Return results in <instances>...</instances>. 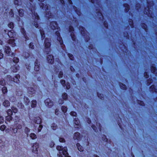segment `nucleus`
<instances>
[{
    "label": "nucleus",
    "instance_id": "72a5a7b5",
    "mask_svg": "<svg viewBox=\"0 0 157 157\" xmlns=\"http://www.w3.org/2000/svg\"><path fill=\"white\" fill-rule=\"evenodd\" d=\"M10 128L11 129V131L14 133H16L17 132V128Z\"/></svg>",
    "mask_w": 157,
    "mask_h": 157
},
{
    "label": "nucleus",
    "instance_id": "2f4dec72",
    "mask_svg": "<svg viewBox=\"0 0 157 157\" xmlns=\"http://www.w3.org/2000/svg\"><path fill=\"white\" fill-rule=\"evenodd\" d=\"M30 129L29 128L27 127H25V129H24V132H25V133L27 135H28V133L30 132Z\"/></svg>",
    "mask_w": 157,
    "mask_h": 157
},
{
    "label": "nucleus",
    "instance_id": "69168bd1",
    "mask_svg": "<svg viewBox=\"0 0 157 157\" xmlns=\"http://www.w3.org/2000/svg\"><path fill=\"white\" fill-rule=\"evenodd\" d=\"M92 127L93 128V129H94V131L95 132H97L98 131L96 129L97 128L94 125H92Z\"/></svg>",
    "mask_w": 157,
    "mask_h": 157
},
{
    "label": "nucleus",
    "instance_id": "680f3d73",
    "mask_svg": "<svg viewBox=\"0 0 157 157\" xmlns=\"http://www.w3.org/2000/svg\"><path fill=\"white\" fill-rule=\"evenodd\" d=\"M14 4L17 5L18 4V5H20V2L18 1V0H14Z\"/></svg>",
    "mask_w": 157,
    "mask_h": 157
},
{
    "label": "nucleus",
    "instance_id": "2eb2a0df",
    "mask_svg": "<svg viewBox=\"0 0 157 157\" xmlns=\"http://www.w3.org/2000/svg\"><path fill=\"white\" fill-rule=\"evenodd\" d=\"M81 138V135L79 133L76 132L75 133L73 138L75 140H78Z\"/></svg>",
    "mask_w": 157,
    "mask_h": 157
},
{
    "label": "nucleus",
    "instance_id": "de8ad7c7",
    "mask_svg": "<svg viewBox=\"0 0 157 157\" xmlns=\"http://www.w3.org/2000/svg\"><path fill=\"white\" fill-rule=\"evenodd\" d=\"M97 95L98 97L101 99H104L103 97H102V96H103V94H99L98 93Z\"/></svg>",
    "mask_w": 157,
    "mask_h": 157
},
{
    "label": "nucleus",
    "instance_id": "1a4fd4ad",
    "mask_svg": "<svg viewBox=\"0 0 157 157\" xmlns=\"http://www.w3.org/2000/svg\"><path fill=\"white\" fill-rule=\"evenodd\" d=\"M45 103L46 105L49 107H51L53 105V102L49 98L45 100Z\"/></svg>",
    "mask_w": 157,
    "mask_h": 157
},
{
    "label": "nucleus",
    "instance_id": "a211bd4d",
    "mask_svg": "<svg viewBox=\"0 0 157 157\" xmlns=\"http://www.w3.org/2000/svg\"><path fill=\"white\" fill-rule=\"evenodd\" d=\"M150 89L151 91L157 93V86L156 87L155 85H152L150 87Z\"/></svg>",
    "mask_w": 157,
    "mask_h": 157
},
{
    "label": "nucleus",
    "instance_id": "09e8293b",
    "mask_svg": "<svg viewBox=\"0 0 157 157\" xmlns=\"http://www.w3.org/2000/svg\"><path fill=\"white\" fill-rule=\"evenodd\" d=\"M70 114L71 116L76 117L77 115V113L75 112L72 111L71 112Z\"/></svg>",
    "mask_w": 157,
    "mask_h": 157
},
{
    "label": "nucleus",
    "instance_id": "7ed1b4c3",
    "mask_svg": "<svg viewBox=\"0 0 157 157\" xmlns=\"http://www.w3.org/2000/svg\"><path fill=\"white\" fill-rule=\"evenodd\" d=\"M57 149L59 151V154H58L59 157H62V154L64 156V157H71L69 156V154L67 152V148L66 147H63L61 146H58L56 147Z\"/></svg>",
    "mask_w": 157,
    "mask_h": 157
},
{
    "label": "nucleus",
    "instance_id": "f03ea898",
    "mask_svg": "<svg viewBox=\"0 0 157 157\" xmlns=\"http://www.w3.org/2000/svg\"><path fill=\"white\" fill-rule=\"evenodd\" d=\"M30 8L29 9H30L31 11V14L32 15V17L33 19H34V21L33 23L34 25L36 28H38V21L39 20V17L36 13L35 12V5L33 4L30 3Z\"/></svg>",
    "mask_w": 157,
    "mask_h": 157
},
{
    "label": "nucleus",
    "instance_id": "a19ab883",
    "mask_svg": "<svg viewBox=\"0 0 157 157\" xmlns=\"http://www.w3.org/2000/svg\"><path fill=\"white\" fill-rule=\"evenodd\" d=\"M51 127L52 129L54 130H56L57 128V125L55 124H52Z\"/></svg>",
    "mask_w": 157,
    "mask_h": 157
},
{
    "label": "nucleus",
    "instance_id": "0e129e2a",
    "mask_svg": "<svg viewBox=\"0 0 157 157\" xmlns=\"http://www.w3.org/2000/svg\"><path fill=\"white\" fill-rule=\"evenodd\" d=\"M144 77L146 78H147L149 77V75L147 72H145L144 73Z\"/></svg>",
    "mask_w": 157,
    "mask_h": 157
},
{
    "label": "nucleus",
    "instance_id": "f704fd0d",
    "mask_svg": "<svg viewBox=\"0 0 157 157\" xmlns=\"http://www.w3.org/2000/svg\"><path fill=\"white\" fill-rule=\"evenodd\" d=\"M124 6L125 8V10L126 11H128L129 9V6L127 4H124Z\"/></svg>",
    "mask_w": 157,
    "mask_h": 157
},
{
    "label": "nucleus",
    "instance_id": "603ef678",
    "mask_svg": "<svg viewBox=\"0 0 157 157\" xmlns=\"http://www.w3.org/2000/svg\"><path fill=\"white\" fill-rule=\"evenodd\" d=\"M63 75V72L62 71H60L59 72V74L58 75V77L59 78H60L62 77Z\"/></svg>",
    "mask_w": 157,
    "mask_h": 157
},
{
    "label": "nucleus",
    "instance_id": "58836bf2",
    "mask_svg": "<svg viewBox=\"0 0 157 157\" xmlns=\"http://www.w3.org/2000/svg\"><path fill=\"white\" fill-rule=\"evenodd\" d=\"M67 107L65 106H62V107L61 109L62 110V111L64 113H65L67 111Z\"/></svg>",
    "mask_w": 157,
    "mask_h": 157
},
{
    "label": "nucleus",
    "instance_id": "c9c22d12",
    "mask_svg": "<svg viewBox=\"0 0 157 157\" xmlns=\"http://www.w3.org/2000/svg\"><path fill=\"white\" fill-rule=\"evenodd\" d=\"M75 119L74 124L76 125L79 126L80 123L79 121L78 120L77 118H75Z\"/></svg>",
    "mask_w": 157,
    "mask_h": 157
},
{
    "label": "nucleus",
    "instance_id": "4c0bfd02",
    "mask_svg": "<svg viewBox=\"0 0 157 157\" xmlns=\"http://www.w3.org/2000/svg\"><path fill=\"white\" fill-rule=\"evenodd\" d=\"M62 97L63 99L66 100L67 97V94L66 93H64L62 95Z\"/></svg>",
    "mask_w": 157,
    "mask_h": 157
},
{
    "label": "nucleus",
    "instance_id": "f257e3e1",
    "mask_svg": "<svg viewBox=\"0 0 157 157\" xmlns=\"http://www.w3.org/2000/svg\"><path fill=\"white\" fill-rule=\"evenodd\" d=\"M45 48L44 51L46 52L48 55L47 57V59L48 61L51 63H52L54 61L53 56L52 55H49V52L50 51V40L49 39L46 38L44 41Z\"/></svg>",
    "mask_w": 157,
    "mask_h": 157
},
{
    "label": "nucleus",
    "instance_id": "8fccbe9b",
    "mask_svg": "<svg viewBox=\"0 0 157 157\" xmlns=\"http://www.w3.org/2000/svg\"><path fill=\"white\" fill-rule=\"evenodd\" d=\"M16 128H17V129H21L22 128V125H21L20 124H17V126H16Z\"/></svg>",
    "mask_w": 157,
    "mask_h": 157
},
{
    "label": "nucleus",
    "instance_id": "a18cd8bd",
    "mask_svg": "<svg viewBox=\"0 0 157 157\" xmlns=\"http://www.w3.org/2000/svg\"><path fill=\"white\" fill-rule=\"evenodd\" d=\"M8 26L11 29H13L14 27L13 24L12 22H10L8 25Z\"/></svg>",
    "mask_w": 157,
    "mask_h": 157
},
{
    "label": "nucleus",
    "instance_id": "b1692460",
    "mask_svg": "<svg viewBox=\"0 0 157 157\" xmlns=\"http://www.w3.org/2000/svg\"><path fill=\"white\" fill-rule=\"evenodd\" d=\"M30 137L33 140L37 138L36 135L33 133H32L29 135Z\"/></svg>",
    "mask_w": 157,
    "mask_h": 157
},
{
    "label": "nucleus",
    "instance_id": "bb28decb",
    "mask_svg": "<svg viewBox=\"0 0 157 157\" xmlns=\"http://www.w3.org/2000/svg\"><path fill=\"white\" fill-rule=\"evenodd\" d=\"M40 32L41 35V38H42V39L43 40L44 39V38L45 37L44 31L43 30V29H40Z\"/></svg>",
    "mask_w": 157,
    "mask_h": 157
},
{
    "label": "nucleus",
    "instance_id": "3c124183",
    "mask_svg": "<svg viewBox=\"0 0 157 157\" xmlns=\"http://www.w3.org/2000/svg\"><path fill=\"white\" fill-rule=\"evenodd\" d=\"M68 56L70 58V59L72 60H73L74 58L73 56L71 54L69 53L68 54Z\"/></svg>",
    "mask_w": 157,
    "mask_h": 157
},
{
    "label": "nucleus",
    "instance_id": "774afa93",
    "mask_svg": "<svg viewBox=\"0 0 157 157\" xmlns=\"http://www.w3.org/2000/svg\"><path fill=\"white\" fill-rule=\"evenodd\" d=\"M59 103V104H62L63 102V101L62 99L59 100L58 101Z\"/></svg>",
    "mask_w": 157,
    "mask_h": 157
},
{
    "label": "nucleus",
    "instance_id": "6e6d98bb",
    "mask_svg": "<svg viewBox=\"0 0 157 157\" xmlns=\"http://www.w3.org/2000/svg\"><path fill=\"white\" fill-rule=\"evenodd\" d=\"M129 24L132 28L133 27L132 20V19L130 20V22H129Z\"/></svg>",
    "mask_w": 157,
    "mask_h": 157
},
{
    "label": "nucleus",
    "instance_id": "6e6552de",
    "mask_svg": "<svg viewBox=\"0 0 157 157\" xmlns=\"http://www.w3.org/2000/svg\"><path fill=\"white\" fill-rule=\"evenodd\" d=\"M4 49L5 52L6 54H8V56H10L12 57H13L14 56V54L13 53H12L11 55L10 54L11 49L8 46H6L5 48Z\"/></svg>",
    "mask_w": 157,
    "mask_h": 157
},
{
    "label": "nucleus",
    "instance_id": "6ab92c4d",
    "mask_svg": "<svg viewBox=\"0 0 157 157\" xmlns=\"http://www.w3.org/2000/svg\"><path fill=\"white\" fill-rule=\"evenodd\" d=\"M151 71L152 73L155 75L156 76H157V70L156 68L154 66H152L151 67Z\"/></svg>",
    "mask_w": 157,
    "mask_h": 157
},
{
    "label": "nucleus",
    "instance_id": "aec40b11",
    "mask_svg": "<svg viewBox=\"0 0 157 157\" xmlns=\"http://www.w3.org/2000/svg\"><path fill=\"white\" fill-rule=\"evenodd\" d=\"M28 92L29 94H33L35 93V91L33 88L30 87L28 89Z\"/></svg>",
    "mask_w": 157,
    "mask_h": 157
},
{
    "label": "nucleus",
    "instance_id": "e433bc0d",
    "mask_svg": "<svg viewBox=\"0 0 157 157\" xmlns=\"http://www.w3.org/2000/svg\"><path fill=\"white\" fill-rule=\"evenodd\" d=\"M12 117L11 115H8L6 117V120L8 121H10V120H12Z\"/></svg>",
    "mask_w": 157,
    "mask_h": 157
},
{
    "label": "nucleus",
    "instance_id": "338daca9",
    "mask_svg": "<svg viewBox=\"0 0 157 157\" xmlns=\"http://www.w3.org/2000/svg\"><path fill=\"white\" fill-rule=\"evenodd\" d=\"M3 57V54L2 53V51L0 50V59H2Z\"/></svg>",
    "mask_w": 157,
    "mask_h": 157
},
{
    "label": "nucleus",
    "instance_id": "7c9ffc66",
    "mask_svg": "<svg viewBox=\"0 0 157 157\" xmlns=\"http://www.w3.org/2000/svg\"><path fill=\"white\" fill-rule=\"evenodd\" d=\"M2 91L3 94H5L7 92V88L6 86L3 87L2 88Z\"/></svg>",
    "mask_w": 157,
    "mask_h": 157
},
{
    "label": "nucleus",
    "instance_id": "4d7b16f0",
    "mask_svg": "<svg viewBox=\"0 0 157 157\" xmlns=\"http://www.w3.org/2000/svg\"><path fill=\"white\" fill-rule=\"evenodd\" d=\"M9 14L11 17H13L14 14L12 10L11 9L10 10V11L9 12Z\"/></svg>",
    "mask_w": 157,
    "mask_h": 157
},
{
    "label": "nucleus",
    "instance_id": "4be33fe9",
    "mask_svg": "<svg viewBox=\"0 0 157 157\" xmlns=\"http://www.w3.org/2000/svg\"><path fill=\"white\" fill-rule=\"evenodd\" d=\"M10 102L8 100H5L3 102V105L5 107H7L10 105Z\"/></svg>",
    "mask_w": 157,
    "mask_h": 157
},
{
    "label": "nucleus",
    "instance_id": "bf43d9fd",
    "mask_svg": "<svg viewBox=\"0 0 157 157\" xmlns=\"http://www.w3.org/2000/svg\"><path fill=\"white\" fill-rule=\"evenodd\" d=\"M3 117H2L0 116V124H1L4 122Z\"/></svg>",
    "mask_w": 157,
    "mask_h": 157
},
{
    "label": "nucleus",
    "instance_id": "13d9d810",
    "mask_svg": "<svg viewBox=\"0 0 157 157\" xmlns=\"http://www.w3.org/2000/svg\"><path fill=\"white\" fill-rule=\"evenodd\" d=\"M29 47L32 49H34V46L32 43H30L29 45Z\"/></svg>",
    "mask_w": 157,
    "mask_h": 157
},
{
    "label": "nucleus",
    "instance_id": "cd10ccee",
    "mask_svg": "<svg viewBox=\"0 0 157 157\" xmlns=\"http://www.w3.org/2000/svg\"><path fill=\"white\" fill-rule=\"evenodd\" d=\"M35 123L37 124H40L41 122V119L40 117H37L35 120Z\"/></svg>",
    "mask_w": 157,
    "mask_h": 157
},
{
    "label": "nucleus",
    "instance_id": "37998d69",
    "mask_svg": "<svg viewBox=\"0 0 157 157\" xmlns=\"http://www.w3.org/2000/svg\"><path fill=\"white\" fill-rule=\"evenodd\" d=\"M13 62L15 63H17L19 61V59L17 57H14L13 59Z\"/></svg>",
    "mask_w": 157,
    "mask_h": 157
},
{
    "label": "nucleus",
    "instance_id": "052dcab7",
    "mask_svg": "<svg viewBox=\"0 0 157 157\" xmlns=\"http://www.w3.org/2000/svg\"><path fill=\"white\" fill-rule=\"evenodd\" d=\"M65 86L67 89H69L70 88V84L69 83H67V84H65Z\"/></svg>",
    "mask_w": 157,
    "mask_h": 157
},
{
    "label": "nucleus",
    "instance_id": "20e7f679",
    "mask_svg": "<svg viewBox=\"0 0 157 157\" xmlns=\"http://www.w3.org/2000/svg\"><path fill=\"white\" fill-rule=\"evenodd\" d=\"M19 77L18 75H17L15 77L12 78L10 75H8L7 78L9 81L10 82H14L17 83H18L19 82V80L18 77Z\"/></svg>",
    "mask_w": 157,
    "mask_h": 157
},
{
    "label": "nucleus",
    "instance_id": "5701e85b",
    "mask_svg": "<svg viewBox=\"0 0 157 157\" xmlns=\"http://www.w3.org/2000/svg\"><path fill=\"white\" fill-rule=\"evenodd\" d=\"M76 146L78 148V150L80 151H83V148L80 144L79 143H77L76 144Z\"/></svg>",
    "mask_w": 157,
    "mask_h": 157
},
{
    "label": "nucleus",
    "instance_id": "ea45409f",
    "mask_svg": "<svg viewBox=\"0 0 157 157\" xmlns=\"http://www.w3.org/2000/svg\"><path fill=\"white\" fill-rule=\"evenodd\" d=\"M11 109L12 110V111L14 113H16L17 111V108L14 107H12L11 108Z\"/></svg>",
    "mask_w": 157,
    "mask_h": 157
},
{
    "label": "nucleus",
    "instance_id": "473e14b6",
    "mask_svg": "<svg viewBox=\"0 0 157 157\" xmlns=\"http://www.w3.org/2000/svg\"><path fill=\"white\" fill-rule=\"evenodd\" d=\"M19 14L20 16L21 17H22L24 15L23 11L22 9H20L18 11Z\"/></svg>",
    "mask_w": 157,
    "mask_h": 157
},
{
    "label": "nucleus",
    "instance_id": "49530a36",
    "mask_svg": "<svg viewBox=\"0 0 157 157\" xmlns=\"http://www.w3.org/2000/svg\"><path fill=\"white\" fill-rule=\"evenodd\" d=\"M12 109H9L7 111V113L8 115H11L12 114Z\"/></svg>",
    "mask_w": 157,
    "mask_h": 157
},
{
    "label": "nucleus",
    "instance_id": "c03bdc74",
    "mask_svg": "<svg viewBox=\"0 0 157 157\" xmlns=\"http://www.w3.org/2000/svg\"><path fill=\"white\" fill-rule=\"evenodd\" d=\"M120 85L121 89L123 90H124L126 89V86L124 84L121 83V84H120Z\"/></svg>",
    "mask_w": 157,
    "mask_h": 157
},
{
    "label": "nucleus",
    "instance_id": "9d476101",
    "mask_svg": "<svg viewBox=\"0 0 157 157\" xmlns=\"http://www.w3.org/2000/svg\"><path fill=\"white\" fill-rule=\"evenodd\" d=\"M69 29L70 32H71V36L72 40L73 41H75V37L73 32L74 31V29L73 26H69Z\"/></svg>",
    "mask_w": 157,
    "mask_h": 157
},
{
    "label": "nucleus",
    "instance_id": "a878e982",
    "mask_svg": "<svg viewBox=\"0 0 157 157\" xmlns=\"http://www.w3.org/2000/svg\"><path fill=\"white\" fill-rule=\"evenodd\" d=\"M24 101L25 102V104L26 105H27L29 103L30 100L28 98L26 97H25L24 98Z\"/></svg>",
    "mask_w": 157,
    "mask_h": 157
},
{
    "label": "nucleus",
    "instance_id": "0eeeda50",
    "mask_svg": "<svg viewBox=\"0 0 157 157\" xmlns=\"http://www.w3.org/2000/svg\"><path fill=\"white\" fill-rule=\"evenodd\" d=\"M39 144L35 143L33 144L32 146V151L35 153H37L38 152V148H39Z\"/></svg>",
    "mask_w": 157,
    "mask_h": 157
},
{
    "label": "nucleus",
    "instance_id": "9b49d317",
    "mask_svg": "<svg viewBox=\"0 0 157 157\" xmlns=\"http://www.w3.org/2000/svg\"><path fill=\"white\" fill-rule=\"evenodd\" d=\"M48 6L46 5L45 6V8H46V17H48L49 18H50L52 17V13L50 12V11H48Z\"/></svg>",
    "mask_w": 157,
    "mask_h": 157
},
{
    "label": "nucleus",
    "instance_id": "412c9836",
    "mask_svg": "<svg viewBox=\"0 0 157 157\" xmlns=\"http://www.w3.org/2000/svg\"><path fill=\"white\" fill-rule=\"evenodd\" d=\"M79 30L81 31V33L84 36L86 34V31L85 29L84 28L82 27L79 28Z\"/></svg>",
    "mask_w": 157,
    "mask_h": 157
},
{
    "label": "nucleus",
    "instance_id": "e2e57ef3",
    "mask_svg": "<svg viewBox=\"0 0 157 157\" xmlns=\"http://www.w3.org/2000/svg\"><path fill=\"white\" fill-rule=\"evenodd\" d=\"M59 141L60 142H65L64 139L62 138H59Z\"/></svg>",
    "mask_w": 157,
    "mask_h": 157
},
{
    "label": "nucleus",
    "instance_id": "c85d7f7f",
    "mask_svg": "<svg viewBox=\"0 0 157 157\" xmlns=\"http://www.w3.org/2000/svg\"><path fill=\"white\" fill-rule=\"evenodd\" d=\"M21 32L23 33L26 40H29V38L26 35V34H25V30L23 28H21Z\"/></svg>",
    "mask_w": 157,
    "mask_h": 157
},
{
    "label": "nucleus",
    "instance_id": "5fc2aeb1",
    "mask_svg": "<svg viewBox=\"0 0 157 157\" xmlns=\"http://www.w3.org/2000/svg\"><path fill=\"white\" fill-rule=\"evenodd\" d=\"M43 128V126L42 125H40L38 128V131L39 132H40Z\"/></svg>",
    "mask_w": 157,
    "mask_h": 157
},
{
    "label": "nucleus",
    "instance_id": "864d4df0",
    "mask_svg": "<svg viewBox=\"0 0 157 157\" xmlns=\"http://www.w3.org/2000/svg\"><path fill=\"white\" fill-rule=\"evenodd\" d=\"M60 83L63 86H65V81L63 80H61L60 81Z\"/></svg>",
    "mask_w": 157,
    "mask_h": 157
},
{
    "label": "nucleus",
    "instance_id": "393cba45",
    "mask_svg": "<svg viewBox=\"0 0 157 157\" xmlns=\"http://www.w3.org/2000/svg\"><path fill=\"white\" fill-rule=\"evenodd\" d=\"M37 104V101L36 100H33L31 102V106L33 108L35 107L36 106Z\"/></svg>",
    "mask_w": 157,
    "mask_h": 157
},
{
    "label": "nucleus",
    "instance_id": "f8f14e48",
    "mask_svg": "<svg viewBox=\"0 0 157 157\" xmlns=\"http://www.w3.org/2000/svg\"><path fill=\"white\" fill-rule=\"evenodd\" d=\"M40 66L39 62H38V60H36L35 63L34 70L36 71H39L40 69Z\"/></svg>",
    "mask_w": 157,
    "mask_h": 157
},
{
    "label": "nucleus",
    "instance_id": "dca6fc26",
    "mask_svg": "<svg viewBox=\"0 0 157 157\" xmlns=\"http://www.w3.org/2000/svg\"><path fill=\"white\" fill-rule=\"evenodd\" d=\"M8 43L12 47L15 46V43L14 42V40L13 39H10L8 41Z\"/></svg>",
    "mask_w": 157,
    "mask_h": 157
},
{
    "label": "nucleus",
    "instance_id": "79ce46f5",
    "mask_svg": "<svg viewBox=\"0 0 157 157\" xmlns=\"http://www.w3.org/2000/svg\"><path fill=\"white\" fill-rule=\"evenodd\" d=\"M6 128V126L4 125H2L0 127V129L2 131H4Z\"/></svg>",
    "mask_w": 157,
    "mask_h": 157
},
{
    "label": "nucleus",
    "instance_id": "423d86ee",
    "mask_svg": "<svg viewBox=\"0 0 157 157\" xmlns=\"http://www.w3.org/2000/svg\"><path fill=\"white\" fill-rule=\"evenodd\" d=\"M50 26L51 28L53 30L57 29L58 30V27L57 23L56 21H52L51 22Z\"/></svg>",
    "mask_w": 157,
    "mask_h": 157
},
{
    "label": "nucleus",
    "instance_id": "39448f33",
    "mask_svg": "<svg viewBox=\"0 0 157 157\" xmlns=\"http://www.w3.org/2000/svg\"><path fill=\"white\" fill-rule=\"evenodd\" d=\"M56 34L57 36V40L59 41V44H60L61 47L63 48V41L62 40V38L60 36V34L58 31H56Z\"/></svg>",
    "mask_w": 157,
    "mask_h": 157
},
{
    "label": "nucleus",
    "instance_id": "f3484780",
    "mask_svg": "<svg viewBox=\"0 0 157 157\" xmlns=\"http://www.w3.org/2000/svg\"><path fill=\"white\" fill-rule=\"evenodd\" d=\"M96 13H98V16L100 19H103V16L102 14L100 12V10L97 9L96 10Z\"/></svg>",
    "mask_w": 157,
    "mask_h": 157
},
{
    "label": "nucleus",
    "instance_id": "4468645a",
    "mask_svg": "<svg viewBox=\"0 0 157 157\" xmlns=\"http://www.w3.org/2000/svg\"><path fill=\"white\" fill-rule=\"evenodd\" d=\"M11 69L13 72H16L19 69V67L17 64H15L14 66H12Z\"/></svg>",
    "mask_w": 157,
    "mask_h": 157
},
{
    "label": "nucleus",
    "instance_id": "ddd939ff",
    "mask_svg": "<svg viewBox=\"0 0 157 157\" xmlns=\"http://www.w3.org/2000/svg\"><path fill=\"white\" fill-rule=\"evenodd\" d=\"M149 6H150L148 5L147 8H145V10L144 13L145 14H147L149 17L150 16L151 17H152L151 15V14H150V8L149 7Z\"/></svg>",
    "mask_w": 157,
    "mask_h": 157
},
{
    "label": "nucleus",
    "instance_id": "c756f323",
    "mask_svg": "<svg viewBox=\"0 0 157 157\" xmlns=\"http://www.w3.org/2000/svg\"><path fill=\"white\" fill-rule=\"evenodd\" d=\"M6 82L5 80L3 78L1 79L0 80V85L2 86H4Z\"/></svg>",
    "mask_w": 157,
    "mask_h": 157
}]
</instances>
